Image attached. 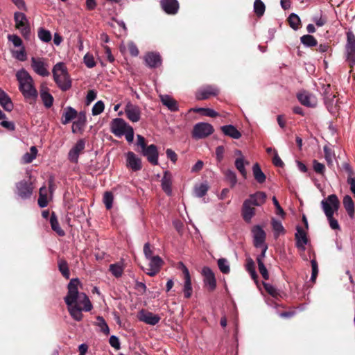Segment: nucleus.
<instances>
[{
	"mask_svg": "<svg viewBox=\"0 0 355 355\" xmlns=\"http://www.w3.org/2000/svg\"><path fill=\"white\" fill-rule=\"evenodd\" d=\"M80 282L78 278L71 279L67 286L68 292L64 300L71 318L80 321L83 319V311H89L92 309V303L87 295L78 291Z\"/></svg>",
	"mask_w": 355,
	"mask_h": 355,
	"instance_id": "nucleus-1",
	"label": "nucleus"
},
{
	"mask_svg": "<svg viewBox=\"0 0 355 355\" xmlns=\"http://www.w3.org/2000/svg\"><path fill=\"white\" fill-rule=\"evenodd\" d=\"M16 78L19 83V90L25 99L35 101L38 96V92L29 73L26 69H21L17 72Z\"/></svg>",
	"mask_w": 355,
	"mask_h": 355,
	"instance_id": "nucleus-2",
	"label": "nucleus"
},
{
	"mask_svg": "<svg viewBox=\"0 0 355 355\" xmlns=\"http://www.w3.org/2000/svg\"><path fill=\"white\" fill-rule=\"evenodd\" d=\"M322 209L327 218L329 226L332 230H340V225L336 219L334 218V214L337 212L340 202L336 195H329L326 199L321 202Z\"/></svg>",
	"mask_w": 355,
	"mask_h": 355,
	"instance_id": "nucleus-3",
	"label": "nucleus"
},
{
	"mask_svg": "<svg viewBox=\"0 0 355 355\" xmlns=\"http://www.w3.org/2000/svg\"><path fill=\"white\" fill-rule=\"evenodd\" d=\"M53 79L58 87L67 91L71 87V81L65 64L60 62L54 65L53 70Z\"/></svg>",
	"mask_w": 355,
	"mask_h": 355,
	"instance_id": "nucleus-4",
	"label": "nucleus"
},
{
	"mask_svg": "<svg viewBox=\"0 0 355 355\" xmlns=\"http://www.w3.org/2000/svg\"><path fill=\"white\" fill-rule=\"evenodd\" d=\"M347 41L345 46V55L346 60L351 67L355 64V35L349 29L346 32Z\"/></svg>",
	"mask_w": 355,
	"mask_h": 355,
	"instance_id": "nucleus-5",
	"label": "nucleus"
},
{
	"mask_svg": "<svg viewBox=\"0 0 355 355\" xmlns=\"http://www.w3.org/2000/svg\"><path fill=\"white\" fill-rule=\"evenodd\" d=\"M14 20L16 28L20 31L24 38L28 39L31 34V27L26 15L21 12H15Z\"/></svg>",
	"mask_w": 355,
	"mask_h": 355,
	"instance_id": "nucleus-6",
	"label": "nucleus"
},
{
	"mask_svg": "<svg viewBox=\"0 0 355 355\" xmlns=\"http://www.w3.org/2000/svg\"><path fill=\"white\" fill-rule=\"evenodd\" d=\"M214 132L213 126L207 123H196L192 132V136L196 139H202L208 137Z\"/></svg>",
	"mask_w": 355,
	"mask_h": 355,
	"instance_id": "nucleus-7",
	"label": "nucleus"
},
{
	"mask_svg": "<svg viewBox=\"0 0 355 355\" xmlns=\"http://www.w3.org/2000/svg\"><path fill=\"white\" fill-rule=\"evenodd\" d=\"M31 67L40 76L45 77L50 74L48 69L49 65L43 58H31Z\"/></svg>",
	"mask_w": 355,
	"mask_h": 355,
	"instance_id": "nucleus-8",
	"label": "nucleus"
},
{
	"mask_svg": "<svg viewBox=\"0 0 355 355\" xmlns=\"http://www.w3.org/2000/svg\"><path fill=\"white\" fill-rule=\"evenodd\" d=\"M129 125L121 118L114 119L110 124L111 132L118 137H122Z\"/></svg>",
	"mask_w": 355,
	"mask_h": 355,
	"instance_id": "nucleus-9",
	"label": "nucleus"
},
{
	"mask_svg": "<svg viewBox=\"0 0 355 355\" xmlns=\"http://www.w3.org/2000/svg\"><path fill=\"white\" fill-rule=\"evenodd\" d=\"M253 243L256 248L267 245L265 243L266 234L260 225H255L252 228Z\"/></svg>",
	"mask_w": 355,
	"mask_h": 355,
	"instance_id": "nucleus-10",
	"label": "nucleus"
},
{
	"mask_svg": "<svg viewBox=\"0 0 355 355\" xmlns=\"http://www.w3.org/2000/svg\"><path fill=\"white\" fill-rule=\"evenodd\" d=\"M17 194L22 199L30 198L33 193L32 184L26 180H21L16 184Z\"/></svg>",
	"mask_w": 355,
	"mask_h": 355,
	"instance_id": "nucleus-11",
	"label": "nucleus"
},
{
	"mask_svg": "<svg viewBox=\"0 0 355 355\" xmlns=\"http://www.w3.org/2000/svg\"><path fill=\"white\" fill-rule=\"evenodd\" d=\"M138 319L147 324L155 325L159 322L161 318L157 314L146 310H141L138 313Z\"/></svg>",
	"mask_w": 355,
	"mask_h": 355,
	"instance_id": "nucleus-12",
	"label": "nucleus"
},
{
	"mask_svg": "<svg viewBox=\"0 0 355 355\" xmlns=\"http://www.w3.org/2000/svg\"><path fill=\"white\" fill-rule=\"evenodd\" d=\"M202 275L204 277V284L208 287L211 291H214L216 287V280L214 273L209 267H204L202 270Z\"/></svg>",
	"mask_w": 355,
	"mask_h": 355,
	"instance_id": "nucleus-13",
	"label": "nucleus"
},
{
	"mask_svg": "<svg viewBox=\"0 0 355 355\" xmlns=\"http://www.w3.org/2000/svg\"><path fill=\"white\" fill-rule=\"evenodd\" d=\"M127 118L132 122H137L141 118V111L139 106L128 102L125 107Z\"/></svg>",
	"mask_w": 355,
	"mask_h": 355,
	"instance_id": "nucleus-14",
	"label": "nucleus"
},
{
	"mask_svg": "<svg viewBox=\"0 0 355 355\" xmlns=\"http://www.w3.org/2000/svg\"><path fill=\"white\" fill-rule=\"evenodd\" d=\"M85 147V141L84 139H79L76 144L69 150L68 154L69 159L73 163L78 161L79 155L83 151Z\"/></svg>",
	"mask_w": 355,
	"mask_h": 355,
	"instance_id": "nucleus-15",
	"label": "nucleus"
},
{
	"mask_svg": "<svg viewBox=\"0 0 355 355\" xmlns=\"http://www.w3.org/2000/svg\"><path fill=\"white\" fill-rule=\"evenodd\" d=\"M149 260V268L145 270L146 273L151 277L155 276L159 272L162 264L163 263L162 259L159 256H154Z\"/></svg>",
	"mask_w": 355,
	"mask_h": 355,
	"instance_id": "nucleus-16",
	"label": "nucleus"
},
{
	"mask_svg": "<svg viewBox=\"0 0 355 355\" xmlns=\"http://www.w3.org/2000/svg\"><path fill=\"white\" fill-rule=\"evenodd\" d=\"M296 233L295 234L296 247L302 251H304L306 245L308 243L306 232L300 226L296 227Z\"/></svg>",
	"mask_w": 355,
	"mask_h": 355,
	"instance_id": "nucleus-17",
	"label": "nucleus"
},
{
	"mask_svg": "<svg viewBox=\"0 0 355 355\" xmlns=\"http://www.w3.org/2000/svg\"><path fill=\"white\" fill-rule=\"evenodd\" d=\"M143 155L153 165L158 164V152L155 145L151 144L142 150Z\"/></svg>",
	"mask_w": 355,
	"mask_h": 355,
	"instance_id": "nucleus-18",
	"label": "nucleus"
},
{
	"mask_svg": "<svg viewBox=\"0 0 355 355\" xmlns=\"http://www.w3.org/2000/svg\"><path fill=\"white\" fill-rule=\"evenodd\" d=\"M218 94V89L214 86L207 85L199 89L196 94L198 100H204L209 98L211 96H216Z\"/></svg>",
	"mask_w": 355,
	"mask_h": 355,
	"instance_id": "nucleus-19",
	"label": "nucleus"
},
{
	"mask_svg": "<svg viewBox=\"0 0 355 355\" xmlns=\"http://www.w3.org/2000/svg\"><path fill=\"white\" fill-rule=\"evenodd\" d=\"M160 4L164 11L168 15H175L179 10V3L177 0H161Z\"/></svg>",
	"mask_w": 355,
	"mask_h": 355,
	"instance_id": "nucleus-20",
	"label": "nucleus"
},
{
	"mask_svg": "<svg viewBox=\"0 0 355 355\" xmlns=\"http://www.w3.org/2000/svg\"><path fill=\"white\" fill-rule=\"evenodd\" d=\"M299 101L306 107H313L317 104L316 98L306 92H302L297 94Z\"/></svg>",
	"mask_w": 355,
	"mask_h": 355,
	"instance_id": "nucleus-21",
	"label": "nucleus"
},
{
	"mask_svg": "<svg viewBox=\"0 0 355 355\" xmlns=\"http://www.w3.org/2000/svg\"><path fill=\"white\" fill-rule=\"evenodd\" d=\"M127 166L134 171H139L141 168V161L133 152H128L126 154Z\"/></svg>",
	"mask_w": 355,
	"mask_h": 355,
	"instance_id": "nucleus-22",
	"label": "nucleus"
},
{
	"mask_svg": "<svg viewBox=\"0 0 355 355\" xmlns=\"http://www.w3.org/2000/svg\"><path fill=\"white\" fill-rule=\"evenodd\" d=\"M241 214L243 220L250 223L255 214V209L250 204L249 201L245 200L242 206Z\"/></svg>",
	"mask_w": 355,
	"mask_h": 355,
	"instance_id": "nucleus-23",
	"label": "nucleus"
},
{
	"mask_svg": "<svg viewBox=\"0 0 355 355\" xmlns=\"http://www.w3.org/2000/svg\"><path fill=\"white\" fill-rule=\"evenodd\" d=\"M266 194L262 191H257L255 193L250 195L245 201H249L252 206H261L265 203Z\"/></svg>",
	"mask_w": 355,
	"mask_h": 355,
	"instance_id": "nucleus-24",
	"label": "nucleus"
},
{
	"mask_svg": "<svg viewBox=\"0 0 355 355\" xmlns=\"http://www.w3.org/2000/svg\"><path fill=\"white\" fill-rule=\"evenodd\" d=\"M172 175L168 171H165L161 180V186L163 191L168 195L172 194Z\"/></svg>",
	"mask_w": 355,
	"mask_h": 355,
	"instance_id": "nucleus-25",
	"label": "nucleus"
},
{
	"mask_svg": "<svg viewBox=\"0 0 355 355\" xmlns=\"http://www.w3.org/2000/svg\"><path fill=\"white\" fill-rule=\"evenodd\" d=\"M183 273L184 275V294L186 298H189L192 295V286L189 270L184 266Z\"/></svg>",
	"mask_w": 355,
	"mask_h": 355,
	"instance_id": "nucleus-26",
	"label": "nucleus"
},
{
	"mask_svg": "<svg viewBox=\"0 0 355 355\" xmlns=\"http://www.w3.org/2000/svg\"><path fill=\"white\" fill-rule=\"evenodd\" d=\"M0 105L8 112H10L13 109V103L9 96L0 88Z\"/></svg>",
	"mask_w": 355,
	"mask_h": 355,
	"instance_id": "nucleus-27",
	"label": "nucleus"
},
{
	"mask_svg": "<svg viewBox=\"0 0 355 355\" xmlns=\"http://www.w3.org/2000/svg\"><path fill=\"white\" fill-rule=\"evenodd\" d=\"M145 62L150 68H155L161 64L160 55L155 53H149L145 56Z\"/></svg>",
	"mask_w": 355,
	"mask_h": 355,
	"instance_id": "nucleus-28",
	"label": "nucleus"
},
{
	"mask_svg": "<svg viewBox=\"0 0 355 355\" xmlns=\"http://www.w3.org/2000/svg\"><path fill=\"white\" fill-rule=\"evenodd\" d=\"M220 129L225 136L232 139H239L241 137V133L233 125H225L222 126Z\"/></svg>",
	"mask_w": 355,
	"mask_h": 355,
	"instance_id": "nucleus-29",
	"label": "nucleus"
},
{
	"mask_svg": "<svg viewBox=\"0 0 355 355\" xmlns=\"http://www.w3.org/2000/svg\"><path fill=\"white\" fill-rule=\"evenodd\" d=\"M77 111L69 106L67 107L63 112L62 116V123L64 125H66L71 122L73 119H74L77 116Z\"/></svg>",
	"mask_w": 355,
	"mask_h": 355,
	"instance_id": "nucleus-30",
	"label": "nucleus"
},
{
	"mask_svg": "<svg viewBox=\"0 0 355 355\" xmlns=\"http://www.w3.org/2000/svg\"><path fill=\"white\" fill-rule=\"evenodd\" d=\"M162 103L164 105L168 107L171 112L178 110V105L177 101L168 95L159 96Z\"/></svg>",
	"mask_w": 355,
	"mask_h": 355,
	"instance_id": "nucleus-31",
	"label": "nucleus"
},
{
	"mask_svg": "<svg viewBox=\"0 0 355 355\" xmlns=\"http://www.w3.org/2000/svg\"><path fill=\"white\" fill-rule=\"evenodd\" d=\"M40 97L44 103V105L46 108H49L53 105V97L48 92V88L42 86L40 89Z\"/></svg>",
	"mask_w": 355,
	"mask_h": 355,
	"instance_id": "nucleus-32",
	"label": "nucleus"
},
{
	"mask_svg": "<svg viewBox=\"0 0 355 355\" xmlns=\"http://www.w3.org/2000/svg\"><path fill=\"white\" fill-rule=\"evenodd\" d=\"M271 225L275 239L278 238L280 235L285 234L286 230L281 221L272 218L271 220Z\"/></svg>",
	"mask_w": 355,
	"mask_h": 355,
	"instance_id": "nucleus-33",
	"label": "nucleus"
},
{
	"mask_svg": "<svg viewBox=\"0 0 355 355\" xmlns=\"http://www.w3.org/2000/svg\"><path fill=\"white\" fill-rule=\"evenodd\" d=\"M111 273L116 278L121 277L124 270V266L122 262L110 264L109 268Z\"/></svg>",
	"mask_w": 355,
	"mask_h": 355,
	"instance_id": "nucleus-34",
	"label": "nucleus"
},
{
	"mask_svg": "<svg viewBox=\"0 0 355 355\" xmlns=\"http://www.w3.org/2000/svg\"><path fill=\"white\" fill-rule=\"evenodd\" d=\"M343 205L348 214L352 217L354 214V205L351 196L346 195L343 198Z\"/></svg>",
	"mask_w": 355,
	"mask_h": 355,
	"instance_id": "nucleus-35",
	"label": "nucleus"
},
{
	"mask_svg": "<svg viewBox=\"0 0 355 355\" xmlns=\"http://www.w3.org/2000/svg\"><path fill=\"white\" fill-rule=\"evenodd\" d=\"M252 171H253V175H254L255 180L259 183L261 184L266 181V175L263 173V171H261V169L258 164H254V166L252 167Z\"/></svg>",
	"mask_w": 355,
	"mask_h": 355,
	"instance_id": "nucleus-36",
	"label": "nucleus"
},
{
	"mask_svg": "<svg viewBox=\"0 0 355 355\" xmlns=\"http://www.w3.org/2000/svg\"><path fill=\"white\" fill-rule=\"evenodd\" d=\"M50 223L52 230L55 231L59 236L64 235V232L60 227L59 223L54 213L52 214L50 218Z\"/></svg>",
	"mask_w": 355,
	"mask_h": 355,
	"instance_id": "nucleus-37",
	"label": "nucleus"
},
{
	"mask_svg": "<svg viewBox=\"0 0 355 355\" xmlns=\"http://www.w3.org/2000/svg\"><path fill=\"white\" fill-rule=\"evenodd\" d=\"M288 23L293 30H298L301 27V20L295 13H292L288 17Z\"/></svg>",
	"mask_w": 355,
	"mask_h": 355,
	"instance_id": "nucleus-38",
	"label": "nucleus"
},
{
	"mask_svg": "<svg viewBox=\"0 0 355 355\" xmlns=\"http://www.w3.org/2000/svg\"><path fill=\"white\" fill-rule=\"evenodd\" d=\"M245 269L250 273L252 279L256 281L257 279V274L255 270L254 262L251 258L247 259Z\"/></svg>",
	"mask_w": 355,
	"mask_h": 355,
	"instance_id": "nucleus-39",
	"label": "nucleus"
},
{
	"mask_svg": "<svg viewBox=\"0 0 355 355\" xmlns=\"http://www.w3.org/2000/svg\"><path fill=\"white\" fill-rule=\"evenodd\" d=\"M37 154V149L35 146H31L30 149V152L25 153L23 155L22 159L23 162L26 164H28L33 162L34 159H35Z\"/></svg>",
	"mask_w": 355,
	"mask_h": 355,
	"instance_id": "nucleus-40",
	"label": "nucleus"
},
{
	"mask_svg": "<svg viewBox=\"0 0 355 355\" xmlns=\"http://www.w3.org/2000/svg\"><path fill=\"white\" fill-rule=\"evenodd\" d=\"M85 124V115H80L76 121L73 123L72 132L76 133L80 131Z\"/></svg>",
	"mask_w": 355,
	"mask_h": 355,
	"instance_id": "nucleus-41",
	"label": "nucleus"
},
{
	"mask_svg": "<svg viewBox=\"0 0 355 355\" xmlns=\"http://www.w3.org/2000/svg\"><path fill=\"white\" fill-rule=\"evenodd\" d=\"M300 41L305 46L307 47L315 46L318 44L315 38L311 35H303L301 37Z\"/></svg>",
	"mask_w": 355,
	"mask_h": 355,
	"instance_id": "nucleus-42",
	"label": "nucleus"
},
{
	"mask_svg": "<svg viewBox=\"0 0 355 355\" xmlns=\"http://www.w3.org/2000/svg\"><path fill=\"white\" fill-rule=\"evenodd\" d=\"M11 53L12 57L19 61H25L27 59V54L24 46H21L19 50H13Z\"/></svg>",
	"mask_w": 355,
	"mask_h": 355,
	"instance_id": "nucleus-43",
	"label": "nucleus"
},
{
	"mask_svg": "<svg viewBox=\"0 0 355 355\" xmlns=\"http://www.w3.org/2000/svg\"><path fill=\"white\" fill-rule=\"evenodd\" d=\"M38 37L40 40L44 42H49L52 39L51 33L49 31L46 30L43 28H40L37 32Z\"/></svg>",
	"mask_w": 355,
	"mask_h": 355,
	"instance_id": "nucleus-44",
	"label": "nucleus"
},
{
	"mask_svg": "<svg viewBox=\"0 0 355 355\" xmlns=\"http://www.w3.org/2000/svg\"><path fill=\"white\" fill-rule=\"evenodd\" d=\"M265 5L261 0H255L254 2V11L258 17H261L264 14Z\"/></svg>",
	"mask_w": 355,
	"mask_h": 355,
	"instance_id": "nucleus-45",
	"label": "nucleus"
},
{
	"mask_svg": "<svg viewBox=\"0 0 355 355\" xmlns=\"http://www.w3.org/2000/svg\"><path fill=\"white\" fill-rule=\"evenodd\" d=\"M218 266L223 274H228L230 271L229 262L225 258H220L218 260Z\"/></svg>",
	"mask_w": 355,
	"mask_h": 355,
	"instance_id": "nucleus-46",
	"label": "nucleus"
},
{
	"mask_svg": "<svg viewBox=\"0 0 355 355\" xmlns=\"http://www.w3.org/2000/svg\"><path fill=\"white\" fill-rule=\"evenodd\" d=\"M58 268L59 270L62 273V275L67 279L69 278V270L68 268V264L66 261L63 259H60L58 261Z\"/></svg>",
	"mask_w": 355,
	"mask_h": 355,
	"instance_id": "nucleus-47",
	"label": "nucleus"
},
{
	"mask_svg": "<svg viewBox=\"0 0 355 355\" xmlns=\"http://www.w3.org/2000/svg\"><path fill=\"white\" fill-rule=\"evenodd\" d=\"M208 189L209 187L207 184H201L198 186L195 187V195L198 198H202L206 195Z\"/></svg>",
	"mask_w": 355,
	"mask_h": 355,
	"instance_id": "nucleus-48",
	"label": "nucleus"
},
{
	"mask_svg": "<svg viewBox=\"0 0 355 355\" xmlns=\"http://www.w3.org/2000/svg\"><path fill=\"white\" fill-rule=\"evenodd\" d=\"M235 166L237 168V170L241 173V174L245 178L246 176V170L245 168V163H244V157L243 156H241V157L236 158L235 161Z\"/></svg>",
	"mask_w": 355,
	"mask_h": 355,
	"instance_id": "nucleus-49",
	"label": "nucleus"
},
{
	"mask_svg": "<svg viewBox=\"0 0 355 355\" xmlns=\"http://www.w3.org/2000/svg\"><path fill=\"white\" fill-rule=\"evenodd\" d=\"M324 158L329 166L332 165L334 159L335 157L334 153L327 146L324 147Z\"/></svg>",
	"mask_w": 355,
	"mask_h": 355,
	"instance_id": "nucleus-50",
	"label": "nucleus"
},
{
	"mask_svg": "<svg viewBox=\"0 0 355 355\" xmlns=\"http://www.w3.org/2000/svg\"><path fill=\"white\" fill-rule=\"evenodd\" d=\"M113 194L110 191H106L103 195V202L107 209H110L113 204Z\"/></svg>",
	"mask_w": 355,
	"mask_h": 355,
	"instance_id": "nucleus-51",
	"label": "nucleus"
},
{
	"mask_svg": "<svg viewBox=\"0 0 355 355\" xmlns=\"http://www.w3.org/2000/svg\"><path fill=\"white\" fill-rule=\"evenodd\" d=\"M96 320L98 321V326L101 328V331L105 335H108L110 334V329L104 318L101 316H98Z\"/></svg>",
	"mask_w": 355,
	"mask_h": 355,
	"instance_id": "nucleus-52",
	"label": "nucleus"
},
{
	"mask_svg": "<svg viewBox=\"0 0 355 355\" xmlns=\"http://www.w3.org/2000/svg\"><path fill=\"white\" fill-rule=\"evenodd\" d=\"M8 40L9 42H11L15 47L21 48V46H24L22 40L15 34L8 35Z\"/></svg>",
	"mask_w": 355,
	"mask_h": 355,
	"instance_id": "nucleus-53",
	"label": "nucleus"
},
{
	"mask_svg": "<svg viewBox=\"0 0 355 355\" xmlns=\"http://www.w3.org/2000/svg\"><path fill=\"white\" fill-rule=\"evenodd\" d=\"M46 191V187H42L40 189V196L38 198V205L40 207L44 208L47 206V196L46 194H42V191Z\"/></svg>",
	"mask_w": 355,
	"mask_h": 355,
	"instance_id": "nucleus-54",
	"label": "nucleus"
},
{
	"mask_svg": "<svg viewBox=\"0 0 355 355\" xmlns=\"http://www.w3.org/2000/svg\"><path fill=\"white\" fill-rule=\"evenodd\" d=\"M105 105L102 101H97L93 106L92 112L94 116L98 115L104 110Z\"/></svg>",
	"mask_w": 355,
	"mask_h": 355,
	"instance_id": "nucleus-55",
	"label": "nucleus"
},
{
	"mask_svg": "<svg viewBox=\"0 0 355 355\" xmlns=\"http://www.w3.org/2000/svg\"><path fill=\"white\" fill-rule=\"evenodd\" d=\"M226 179L230 182L232 187H234L237 182L236 173L232 170H227L225 173Z\"/></svg>",
	"mask_w": 355,
	"mask_h": 355,
	"instance_id": "nucleus-56",
	"label": "nucleus"
},
{
	"mask_svg": "<svg viewBox=\"0 0 355 355\" xmlns=\"http://www.w3.org/2000/svg\"><path fill=\"white\" fill-rule=\"evenodd\" d=\"M313 168L318 174L323 175L325 171V166L323 164L318 162L316 159L313 161Z\"/></svg>",
	"mask_w": 355,
	"mask_h": 355,
	"instance_id": "nucleus-57",
	"label": "nucleus"
},
{
	"mask_svg": "<svg viewBox=\"0 0 355 355\" xmlns=\"http://www.w3.org/2000/svg\"><path fill=\"white\" fill-rule=\"evenodd\" d=\"M84 63L89 68H92L96 66V62L94 60V56L90 53H87L84 56Z\"/></svg>",
	"mask_w": 355,
	"mask_h": 355,
	"instance_id": "nucleus-58",
	"label": "nucleus"
},
{
	"mask_svg": "<svg viewBox=\"0 0 355 355\" xmlns=\"http://www.w3.org/2000/svg\"><path fill=\"white\" fill-rule=\"evenodd\" d=\"M258 267H259V272L262 275L263 278L266 280L268 279L269 275H268L267 268H266V266L263 263V261H261L260 259H259V261H258Z\"/></svg>",
	"mask_w": 355,
	"mask_h": 355,
	"instance_id": "nucleus-59",
	"label": "nucleus"
},
{
	"mask_svg": "<svg viewBox=\"0 0 355 355\" xmlns=\"http://www.w3.org/2000/svg\"><path fill=\"white\" fill-rule=\"evenodd\" d=\"M311 264L312 268L311 279V281L315 282L318 274V266L316 260L314 259L311 261Z\"/></svg>",
	"mask_w": 355,
	"mask_h": 355,
	"instance_id": "nucleus-60",
	"label": "nucleus"
},
{
	"mask_svg": "<svg viewBox=\"0 0 355 355\" xmlns=\"http://www.w3.org/2000/svg\"><path fill=\"white\" fill-rule=\"evenodd\" d=\"M313 21L318 27H321L326 24L327 18L322 15H315L313 17Z\"/></svg>",
	"mask_w": 355,
	"mask_h": 355,
	"instance_id": "nucleus-61",
	"label": "nucleus"
},
{
	"mask_svg": "<svg viewBox=\"0 0 355 355\" xmlns=\"http://www.w3.org/2000/svg\"><path fill=\"white\" fill-rule=\"evenodd\" d=\"M128 49L132 56L136 57L139 55L138 48L134 42H130L128 44Z\"/></svg>",
	"mask_w": 355,
	"mask_h": 355,
	"instance_id": "nucleus-62",
	"label": "nucleus"
},
{
	"mask_svg": "<svg viewBox=\"0 0 355 355\" xmlns=\"http://www.w3.org/2000/svg\"><path fill=\"white\" fill-rule=\"evenodd\" d=\"M266 291L272 296L275 297L278 295L277 288L270 284H263Z\"/></svg>",
	"mask_w": 355,
	"mask_h": 355,
	"instance_id": "nucleus-63",
	"label": "nucleus"
},
{
	"mask_svg": "<svg viewBox=\"0 0 355 355\" xmlns=\"http://www.w3.org/2000/svg\"><path fill=\"white\" fill-rule=\"evenodd\" d=\"M123 135H125V139L128 142H132L134 139L133 128L130 125H129L125 130V133Z\"/></svg>",
	"mask_w": 355,
	"mask_h": 355,
	"instance_id": "nucleus-64",
	"label": "nucleus"
}]
</instances>
